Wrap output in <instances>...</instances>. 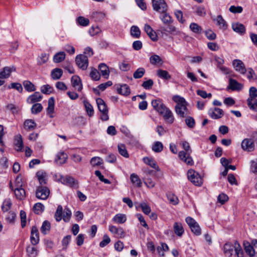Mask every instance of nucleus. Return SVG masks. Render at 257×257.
Wrapping results in <instances>:
<instances>
[{
	"label": "nucleus",
	"instance_id": "obj_60",
	"mask_svg": "<svg viewBox=\"0 0 257 257\" xmlns=\"http://www.w3.org/2000/svg\"><path fill=\"white\" fill-rule=\"evenodd\" d=\"M118 151L119 153L125 158H128L129 155L125 146L122 144L118 145Z\"/></svg>",
	"mask_w": 257,
	"mask_h": 257
},
{
	"label": "nucleus",
	"instance_id": "obj_56",
	"mask_svg": "<svg viewBox=\"0 0 257 257\" xmlns=\"http://www.w3.org/2000/svg\"><path fill=\"white\" fill-rule=\"evenodd\" d=\"M90 76L92 79L95 81H97L100 78V73L95 68H91Z\"/></svg>",
	"mask_w": 257,
	"mask_h": 257
},
{
	"label": "nucleus",
	"instance_id": "obj_28",
	"mask_svg": "<svg viewBox=\"0 0 257 257\" xmlns=\"http://www.w3.org/2000/svg\"><path fill=\"white\" fill-rule=\"evenodd\" d=\"M67 158L66 154L64 152H60L57 154L55 161L57 164L61 165L66 162Z\"/></svg>",
	"mask_w": 257,
	"mask_h": 257
},
{
	"label": "nucleus",
	"instance_id": "obj_9",
	"mask_svg": "<svg viewBox=\"0 0 257 257\" xmlns=\"http://www.w3.org/2000/svg\"><path fill=\"white\" fill-rule=\"evenodd\" d=\"M76 64L80 69L86 70L88 65L87 56L84 55H79L75 58Z\"/></svg>",
	"mask_w": 257,
	"mask_h": 257
},
{
	"label": "nucleus",
	"instance_id": "obj_40",
	"mask_svg": "<svg viewBox=\"0 0 257 257\" xmlns=\"http://www.w3.org/2000/svg\"><path fill=\"white\" fill-rule=\"evenodd\" d=\"M51 228V224L47 220H45L43 222L42 225L41 227V232L46 235L48 233L49 231L50 230Z\"/></svg>",
	"mask_w": 257,
	"mask_h": 257
},
{
	"label": "nucleus",
	"instance_id": "obj_58",
	"mask_svg": "<svg viewBox=\"0 0 257 257\" xmlns=\"http://www.w3.org/2000/svg\"><path fill=\"white\" fill-rule=\"evenodd\" d=\"M43 109V106L41 103H36L33 104L31 108V112L33 114H37L40 112Z\"/></svg>",
	"mask_w": 257,
	"mask_h": 257
},
{
	"label": "nucleus",
	"instance_id": "obj_45",
	"mask_svg": "<svg viewBox=\"0 0 257 257\" xmlns=\"http://www.w3.org/2000/svg\"><path fill=\"white\" fill-rule=\"evenodd\" d=\"M247 105L249 108L254 111H257V99L256 98H248Z\"/></svg>",
	"mask_w": 257,
	"mask_h": 257
},
{
	"label": "nucleus",
	"instance_id": "obj_62",
	"mask_svg": "<svg viewBox=\"0 0 257 257\" xmlns=\"http://www.w3.org/2000/svg\"><path fill=\"white\" fill-rule=\"evenodd\" d=\"M157 74L159 77L165 79H169L171 78L170 75L169 73L164 70L160 69L157 71Z\"/></svg>",
	"mask_w": 257,
	"mask_h": 257
},
{
	"label": "nucleus",
	"instance_id": "obj_32",
	"mask_svg": "<svg viewBox=\"0 0 257 257\" xmlns=\"http://www.w3.org/2000/svg\"><path fill=\"white\" fill-rule=\"evenodd\" d=\"M117 92L121 95L127 96L131 93L129 86L126 84L121 85L120 87L117 89Z\"/></svg>",
	"mask_w": 257,
	"mask_h": 257
},
{
	"label": "nucleus",
	"instance_id": "obj_64",
	"mask_svg": "<svg viewBox=\"0 0 257 257\" xmlns=\"http://www.w3.org/2000/svg\"><path fill=\"white\" fill-rule=\"evenodd\" d=\"M185 123L188 127L193 128L195 125L194 119L191 116H187L185 119Z\"/></svg>",
	"mask_w": 257,
	"mask_h": 257
},
{
	"label": "nucleus",
	"instance_id": "obj_18",
	"mask_svg": "<svg viewBox=\"0 0 257 257\" xmlns=\"http://www.w3.org/2000/svg\"><path fill=\"white\" fill-rule=\"evenodd\" d=\"M71 84L73 87L76 89L78 91H81L82 89V84L81 83L80 77L77 75H74L71 78Z\"/></svg>",
	"mask_w": 257,
	"mask_h": 257
},
{
	"label": "nucleus",
	"instance_id": "obj_50",
	"mask_svg": "<svg viewBox=\"0 0 257 257\" xmlns=\"http://www.w3.org/2000/svg\"><path fill=\"white\" fill-rule=\"evenodd\" d=\"M150 62L152 65H157L162 63V60L158 55H153L150 58Z\"/></svg>",
	"mask_w": 257,
	"mask_h": 257
},
{
	"label": "nucleus",
	"instance_id": "obj_61",
	"mask_svg": "<svg viewBox=\"0 0 257 257\" xmlns=\"http://www.w3.org/2000/svg\"><path fill=\"white\" fill-rule=\"evenodd\" d=\"M16 217V213L13 211H10L8 213L6 217V219L9 223H14L15 222Z\"/></svg>",
	"mask_w": 257,
	"mask_h": 257
},
{
	"label": "nucleus",
	"instance_id": "obj_52",
	"mask_svg": "<svg viewBox=\"0 0 257 257\" xmlns=\"http://www.w3.org/2000/svg\"><path fill=\"white\" fill-rule=\"evenodd\" d=\"M12 202L10 199H5L2 206V209L4 212L9 211L12 206Z\"/></svg>",
	"mask_w": 257,
	"mask_h": 257
},
{
	"label": "nucleus",
	"instance_id": "obj_46",
	"mask_svg": "<svg viewBox=\"0 0 257 257\" xmlns=\"http://www.w3.org/2000/svg\"><path fill=\"white\" fill-rule=\"evenodd\" d=\"M65 58V53L64 52H60L54 56L53 60L55 63H60L63 61Z\"/></svg>",
	"mask_w": 257,
	"mask_h": 257
},
{
	"label": "nucleus",
	"instance_id": "obj_37",
	"mask_svg": "<svg viewBox=\"0 0 257 257\" xmlns=\"http://www.w3.org/2000/svg\"><path fill=\"white\" fill-rule=\"evenodd\" d=\"M244 247L245 251L250 256L252 257L254 255L255 250L253 249L252 245H251L249 242H247L246 243H244Z\"/></svg>",
	"mask_w": 257,
	"mask_h": 257
},
{
	"label": "nucleus",
	"instance_id": "obj_54",
	"mask_svg": "<svg viewBox=\"0 0 257 257\" xmlns=\"http://www.w3.org/2000/svg\"><path fill=\"white\" fill-rule=\"evenodd\" d=\"M145 73V69L143 67L138 68L133 74V77L135 79L142 78Z\"/></svg>",
	"mask_w": 257,
	"mask_h": 257
},
{
	"label": "nucleus",
	"instance_id": "obj_47",
	"mask_svg": "<svg viewBox=\"0 0 257 257\" xmlns=\"http://www.w3.org/2000/svg\"><path fill=\"white\" fill-rule=\"evenodd\" d=\"M163 145L161 142L157 141L152 145V149L156 153H160L163 149Z\"/></svg>",
	"mask_w": 257,
	"mask_h": 257
},
{
	"label": "nucleus",
	"instance_id": "obj_15",
	"mask_svg": "<svg viewBox=\"0 0 257 257\" xmlns=\"http://www.w3.org/2000/svg\"><path fill=\"white\" fill-rule=\"evenodd\" d=\"M60 181H61L62 184L70 187H75L77 184V183L76 182L75 179L70 176H61Z\"/></svg>",
	"mask_w": 257,
	"mask_h": 257
},
{
	"label": "nucleus",
	"instance_id": "obj_26",
	"mask_svg": "<svg viewBox=\"0 0 257 257\" xmlns=\"http://www.w3.org/2000/svg\"><path fill=\"white\" fill-rule=\"evenodd\" d=\"M213 20L216 22V25L220 29L223 30L227 29V25L221 15L218 16L216 19H214Z\"/></svg>",
	"mask_w": 257,
	"mask_h": 257
},
{
	"label": "nucleus",
	"instance_id": "obj_14",
	"mask_svg": "<svg viewBox=\"0 0 257 257\" xmlns=\"http://www.w3.org/2000/svg\"><path fill=\"white\" fill-rule=\"evenodd\" d=\"M208 114L213 119H219L222 117L223 111L222 109L219 108H211L209 110Z\"/></svg>",
	"mask_w": 257,
	"mask_h": 257
},
{
	"label": "nucleus",
	"instance_id": "obj_55",
	"mask_svg": "<svg viewBox=\"0 0 257 257\" xmlns=\"http://www.w3.org/2000/svg\"><path fill=\"white\" fill-rule=\"evenodd\" d=\"M167 197L170 203L173 205H177L178 203L179 199L174 194L170 193H168L167 194Z\"/></svg>",
	"mask_w": 257,
	"mask_h": 257
},
{
	"label": "nucleus",
	"instance_id": "obj_59",
	"mask_svg": "<svg viewBox=\"0 0 257 257\" xmlns=\"http://www.w3.org/2000/svg\"><path fill=\"white\" fill-rule=\"evenodd\" d=\"M131 33L132 36L134 38H139L140 37L141 31L137 26H132L131 29Z\"/></svg>",
	"mask_w": 257,
	"mask_h": 257
},
{
	"label": "nucleus",
	"instance_id": "obj_10",
	"mask_svg": "<svg viewBox=\"0 0 257 257\" xmlns=\"http://www.w3.org/2000/svg\"><path fill=\"white\" fill-rule=\"evenodd\" d=\"M241 147L243 150L251 152L254 149V144L252 139H245L241 143Z\"/></svg>",
	"mask_w": 257,
	"mask_h": 257
},
{
	"label": "nucleus",
	"instance_id": "obj_24",
	"mask_svg": "<svg viewBox=\"0 0 257 257\" xmlns=\"http://www.w3.org/2000/svg\"><path fill=\"white\" fill-rule=\"evenodd\" d=\"M232 28L234 32L240 35H243L245 32V28L244 25L238 22L233 23Z\"/></svg>",
	"mask_w": 257,
	"mask_h": 257
},
{
	"label": "nucleus",
	"instance_id": "obj_4",
	"mask_svg": "<svg viewBox=\"0 0 257 257\" xmlns=\"http://www.w3.org/2000/svg\"><path fill=\"white\" fill-rule=\"evenodd\" d=\"M173 100L177 103L175 106V111L177 114L183 118L189 114V112L187 108V102L184 98L175 96L173 97Z\"/></svg>",
	"mask_w": 257,
	"mask_h": 257
},
{
	"label": "nucleus",
	"instance_id": "obj_29",
	"mask_svg": "<svg viewBox=\"0 0 257 257\" xmlns=\"http://www.w3.org/2000/svg\"><path fill=\"white\" fill-rule=\"evenodd\" d=\"M24 126L28 131L34 130L37 126V124L33 119H27L24 121Z\"/></svg>",
	"mask_w": 257,
	"mask_h": 257
},
{
	"label": "nucleus",
	"instance_id": "obj_17",
	"mask_svg": "<svg viewBox=\"0 0 257 257\" xmlns=\"http://www.w3.org/2000/svg\"><path fill=\"white\" fill-rule=\"evenodd\" d=\"M31 242L32 244L36 245L39 241V232L36 227L33 226L31 232Z\"/></svg>",
	"mask_w": 257,
	"mask_h": 257
},
{
	"label": "nucleus",
	"instance_id": "obj_51",
	"mask_svg": "<svg viewBox=\"0 0 257 257\" xmlns=\"http://www.w3.org/2000/svg\"><path fill=\"white\" fill-rule=\"evenodd\" d=\"M49 59V55L46 53H42L38 58V64L42 65L46 63Z\"/></svg>",
	"mask_w": 257,
	"mask_h": 257
},
{
	"label": "nucleus",
	"instance_id": "obj_22",
	"mask_svg": "<svg viewBox=\"0 0 257 257\" xmlns=\"http://www.w3.org/2000/svg\"><path fill=\"white\" fill-rule=\"evenodd\" d=\"M144 30L150 39L153 41L157 40V35L156 33L152 29L151 26L146 24L144 26Z\"/></svg>",
	"mask_w": 257,
	"mask_h": 257
},
{
	"label": "nucleus",
	"instance_id": "obj_19",
	"mask_svg": "<svg viewBox=\"0 0 257 257\" xmlns=\"http://www.w3.org/2000/svg\"><path fill=\"white\" fill-rule=\"evenodd\" d=\"M42 98L43 96L39 92H35L27 98V102L28 103H34L40 101Z\"/></svg>",
	"mask_w": 257,
	"mask_h": 257
},
{
	"label": "nucleus",
	"instance_id": "obj_12",
	"mask_svg": "<svg viewBox=\"0 0 257 257\" xmlns=\"http://www.w3.org/2000/svg\"><path fill=\"white\" fill-rule=\"evenodd\" d=\"M232 65L236 71L242 74L245 73L246 70L243 63L241 60H234L232 62Z\"/></svg>",
	"mask_w": 257,
	"mask_h": 257
},
{
	"label": "nucleus",
	"instance_id": "obj_39",
	"mask_svg": "<svg viewBox=\"0 0 257 257\" xmlns=\"http://www.w3.org/2000/svg\"><path fill=\"white\" fill-rule=\"evenodd\" d=\"M169 250V247L167 244L162 243L160 246H158L157 248V252L159 255L164 257V252Z\"/></svg>",
	"mask_w": 257,
	"mask_h": 257
},
{
	"label": "nucleus",
	"instance_id": "obj_57",
	"mask_svg": "<svg viewBox=\"0 0 257 257\" xmlns=\"http://www.w3.org/2000/svg\"><path fill=\"white\" fill-rule=\"evenodd\" d=\"M71 211L68 207H65L62 219L66 222H69L71 218Z\"/></svg>",
	"mask_w": 257,
	"mask_h": 257
},
{
	"label": "nucleus",
	"instance_id": "obj_38",
	"mask_svg": "<svg viewBox=\"0 0 257 257\" xmlns=\"http://www.w3.org/2000/svg\"><path fill=\"white\" fill-rule=\"evenodd\" d=\"M26 251L29 257H36L38 253V250L36 247L29 246L27 247Z\"/></svg>",
	"mask_w": 257,
	"mask_h": 257
},
{
	"label": "nucleus",
	"instance_id": "obj_8",
	"mask_svg": "<svg viewBox=\"0 0 257 257\" xmlns=\"http://www.w3.org/2000/svg\"><path fill=\"white\" fill-rule=\"evenodd\" d=\"M50 194L49 189L45 186H39L36 191V196L37 198L42 200L46 199Z\"/></svg>",
	"mask_w": 257,
	"mask_h": 257
},
{
	"label": "nucleus",
	"instance_id": "obj_49",
	"mask_svg": "<svg viewBox=\"0 0 257 257\" xmlns=\"http://www.w3.org/2000/svg\"><path fill=\"white\" fill-rule=\"evenodd\" d=\"M63 207L61 205H58L55 213V218L57 221L59 222L63 218Z\"/></svg>",
	"mask_w": 257,
	"mask_h": 257
},
{
	"label": "nucleus",
	"instance_id": "obj_20",
	"mask_svg": "<svg viewBox=\"0 0 257 257\" xmlns=\"http://www.w3.org/2000/svg\"><path fill=\"white\" fill-rule=\"evenodd\" d=\"M10 186L11 189L14 191L16 197L17 199L22 200L24 198L25 196V191L22 187L16 188L14 189L11 182H10Z\"/></svg>",
	"mask_w": 257,
	"mask_h": 257
},
{
	"label": "nucleus",
	"instance_id": "obj_35",
	"mask_svg": "<svg viewBox=\"0 0 257 257\" xmlns=\"http://www.w3.org/2000/svg\"><path fill=\"white\" fill-rule=\"evenodd\" d=\"M63 74V71L60 68H55L54 69L51 73V77L54 80L59 79Z\"/></svg>",
	"mask_w": 257,
	"mask_h": 257
},
{
	"label": "nucleus",
	"instance_id": "obj_27",
	"mask_svg": "<svg viewBox=\"0 0 257 257\" xmlns=\"http://www.w3.org/2000/svg\"><path fill=\"white\" fill-rule=\"evenodd\" d=\"M105 13L102 12L96 11L93 12L90 16V18L92 19L95 22H99L102 21L105 17Z\"/></svg>",
	"mask_w": 257,
	"mask_h": 257
},
{
	"label": "nucleus",
	"instance_id": "obj_42",
	"mask_svg": "<svg viewBox=\"0 0 257 257\" xmlns=\"http://www.w3.org/2000/svg\"><path fill=\"white\" fill-rule=\"evenodd\" d=\"M44 209L45 206L41 203H37L33 206V211L37 214H41Z\"/></svg>",
	"mask_w": 257,
	"mask_h": 257
},
{
	"label": "nucleus",
	"instance_id": "obj_2",
	"mask_svg": "<svg viewBox=\"0 0 257 257\" xmlns=\"http://www.w3.org/2000/svg\"><path fill=\"white\" fill-rule=\"evenodd\" d=\"M180 145H182L184 151H181L179 152L178 156L179 158L187 165L192 166L194 164V161L190 156L192 150L189 143L184 141L180 143Z\"/></svg>",
	"mask_w": 257,
	"mask_h": 257
},
{
	"label": "nucleus",
	"instance_id": "obj_21",
	"mask_svg": "<svg viewBox=\"0 0 257 257\" xmlns=\"http://www.w3.org/2000/svg\"><path fill=\"white\" fill-rule=\"evenodd\" d=\"M15 71L16 68L14 66L5 67L3 68V70L0 72V78L4 79L10 77L12 72Z\"/></svg>",
	"mask_w": 257,
	"mask_h": 257
},
{
	"label": "nucleus",
	"instance_id": "obj_48",
	"mask_svg": "<svg viewBox=\"0 0 257 257\" xmlns=\"http://www.w3.org/2000/svg\"><path fill=\"white\" fill-rule=\"evenodd\" d=\"M229 86L232 90H240L242 87L240 83L232 78L229 79Z\"/></svg>",
	"mask_w": 257,
	"mask_h": 257
},
{
	"label": "nucleus",
	"instance_id": "obj_25",
	"mask_svg": "<svg viewBox=\"0 0 257 257\" xmlns=\"http://www.w3.org/2000/svg\"><path fill=\"white\" fill-rule=\"evenodd\" d=\"M40 186H44L47 183V174L43 171H39L36 173Z\"/></svg>",
	"mask_w": 257,
	"mask_h": 257
},
{
	"label": "nucleus",
	"instance_id": "obj_16",
	"mask_svg": "<svg viewBox=\"0 0 257 257\" xmlns=\"http://www.w3.org/2000/svg\"><path fill=\"white\" fill-rule=\"evenodd\" d=\"M151 103L153 108L157 111L159 113L162 110H164V108L166 107L160 99L153 100Z\"/></svg>",
	"mask_w": 257,
	"mask_h": 257
},
{
	"label": "nucleus",
	"instance_id": "obj_23",
	"mask_svg": "<svg viewBox=\"0 0 257 257\" xmlns=\"http://www.w3.org/2000/svg\"><path fill=\"white\" fill-rule=\"evenodd\" d=\"M15 149L18 152H21L24 148V144L22 136L18 135L15 138Z\"/></svg>",
	"mask_w": 257,
	"mask_h": 257
},
{
	"label": "nucleus",
	"instance_id": "obj_33",
	"mask_svg": "<svg viewBox=\"0 0 257 257\" xmlns=\"http://www.w3.org/2000/svg\"><path fill=\"white\" fill-rule=\"evenodd\" d=\"M130 180L132 183L137 187H141L142 183V181L137 174L133 173L130 176Z\"/></svg>",
	"mask_w": 257,
	"mask_h": 257
},
{
	"label": "nucleus",
	"instance_id": "obj_1",
	"mask_svg": "<svg viewBox=\"0 0 257 257\" xmlns=\"http://www.w3.org/2000/svg\"><path fill=\"white\" fill-rule=\"evenodd\" d=\"M223 252L226 257H243V251L238 241L228 242L223 246Z\"/></svg>",
	"mask_w": 257,
	"mask_h": 257
},
{
	"label": "nucleus",
	"instance_id": "obj_30",
	"mask_svg": "<svg viewBox=\"0 0 257 257\" xmlns=\"http://www.w3.org/2000/svg\"><path fill=\"white\" fill-rule=\"evenodd\" d=\"M174 233L178 236H181L184 232L182 224L180 222H175L173 226Z\"/></svg>",
	"mask_w": 257,
	"mask_h": 257
},
{
	"label": "nucleus",
	"instance_id": "obj_36",
	"mask_svg": "<svg viewBox=\"0 0 257 257\" xmlns=\"http://www.w3.org/2000/svg\"><path fill=\"white\" fill-rule=\"evenodd\" d=\"M143 161L145 163L149 165L152 168L157 170H159V167L157 165L155 161L153 158L149 157H145L143 159Z\"/></svg>",
	"mask_w": 257,
	"mask_h": 257
},
{
	"label": "nucleus",
	"instance_id": "obj_3",
	"mask_svg": "<svg viewBox=\"0 0 257 257\" xmlns=\"http://www.w3.org/2000/svg\"><path fill=\"white\" fill-rule=\"evenodd\" d=\"M162 14L160 16V18L163 22V23L167 25V27H161L160 28V31L162 33L163 32H168L170 34H179V31L177 30L176 27L172 25H171L173 20L171 16L167 13H161Z\"/></svg>",
	"mask_w": 257,
	"mask_h": 257
},
{
	"label": "nucleus",
	"instance_id": "obj_41",
	"mask_svg": "<svg viewBox=\"0 0 257 257\" xmlns=\"http://www.w3.org/2000/svg\"><path fill=\"white\" fill-rule=\"evenodd\" d=\"M83 103L88 115L89 116H92L94 113V109L92 105L86 100H84Z\"/></svg>",
	"mask_w": 257,
	"mask_h": 257
},
{
	"label": "nucleus",
	"instance_id": "obj_63",
	"mask_svg": "<svg viewBox=\"0 0 257 257\" xmlns=\"http://www.w3.org/2000/svg\"><path fill=\"white\" fill-rule=\"evenodd\" d=\"M77 23L79 24V25L85 27L89 25V21L88 19L85 18L83 17L80 16L77 19Z\"/></svg>",
	"mask_w": 257,
	"mask_h": 257
},
{
	"label": "nucleus",
	"instance_id": "obj_43",
	"mask_svg": "<svg viewBox=\"0 0 257 257\" xmlns=\"http://www.w3.org/2000/svg\"><path fill=\"white\" fill-rule=\"evenodd\" d=\"M189 28L193 33L197 34H200L202 32L201 27L195 23H191Z\"/></svg>",
	"mask_w": 257,
	"mask_h": 257
},
{
	"label": "nucleus",
	"instance_id": "obj_13",
	"mask_svg": "<svg viewBox=\"0 0 257 257\" xmlns=\"http://www.w3.org/2000/svg\"><path fill=\"white\" fill-rule=\"evenodd\" d=\"M109 230L112 233L116 235L118 238H123L125 235V232L121 227H117L115 226L109 225Z\"/></svg>",
	"mask_w": 257,
	"mask_h": 257
},
{
	"label": "nucleus",
	"instance_id": "obj_11",
	"mask_svg": "<svg viewBox=\"0 0 257 257\" xmlns=\"http://www.w3.org/2000/svg\"><path fill=\"white\" fill-rule=\"evenodd\" d=\"M163 116L165 120L169 123H172L174 121V117L172 111L167 107L160 113Z\"/></svg>",
	"mask_w": 257,
	"mask_h": 257
},
{
	"label": "nucleus",
	"instance_id": "obj_34",
	"mask_svg": "<svg viewBox=\"0 0 257 257\" xmlns=\"http://www.w3.org/2000/svg\"><path fill=\"white\" fill-rule=\"evenodd\" d=\"M112 220L115 223L122 224L126 221V217L125 214L118 213L113 217Z\"/></svg>",
	"mask_w": 257,
	"mask_h": 257
},
{
	"label": "nucleus",
	"instance_id": "obj_7",
	"mask_svg": "<svg viewBox=\"0 0 257 257\" xmlns=\"http://www.w3.org/2000/svg\"><path fill=\"white\" fill-rule=\"evenodd\" d=\"M153 10L159 13H165L167 11L168 6L165 0H152Z\"/></svg>",
	"mask_w": 257,
	"mask_h": 257
},
{
	"label": "nucleus",
	"instance_id": "obj_31",
	"mask_svg": "<svg viewBox=\"0 0 257 257\" xmlns=\"http://www.w3.org/2000/svg\"><path fill=\"white\" fill-rule=\"evenodd\" d=\"M98 68L101 75L105 78H108L109 74V70L107 66L104 63H101L98 66Z\"/></svg>",
	"mask_w": 257,
	"mask_h": 257
},
{
	"label": "nucleus",
	"instance_id": "obj_44",
	"mask_svg": "<svg viewBox=\"0 0 257 257\" xmlns=\"http://www.w3.org/2000/svg\"><path fill=\"white\" fill-rule=\"evenodd\" d=\"M23 85L26 89L28 92L34 91L36 90L34 85L30 81L26 80L23 82Z\"/></svg>",
	"mask_w": 257,
	"mask_h": 257
},
{
	"label": "nucleus",
	"instance_id": "obj_6",
	"mask_svg": "<svg viewBox=\"0 0 257 257\" xmlns=\"http://www.w3.org/2000/svg\"><path fill=\"white\" fill-rule=\"evenodd\" d=\"M188 179L195 185L200 186L202 184V179L200 175L194 170L190 169L187 172Z\"/></svg>",
	"mask_w": 257,
	"mask_h": 257
},
{
	"label": "nucleus",
	"instance_id": "obj_53",
	"mask_svg": "<svg viewBox=\"0 0 257 257\" xmlns=\"http://www.w3.org/2000/svg\"><path fill=\"white\" fill-rule=\"evenodd\" d=\"M90 163L93 167L100 166L103 163V160L99 157H94L91 159Z\"/></svg>",
	"mask_w": 257,
	"mask_h": 257
},
{
	"label": "nucleus",
	"instance_id": "obj_5",
	"mask_svg": "<svg viewBox=\"0 0 257 257\" xmlns=\"http://www.w3.org/2000/svg\"><path fill=\"white\" fill-rule=\"evenodd\" d=\"M98 110L101 113V119L103 121L108 120L109 116L108 115V108L104 101L100 98H98L96 99Z\"/></svg>",
	"mask_w": 257,
	"mask_h": 257
}]
</instances>
